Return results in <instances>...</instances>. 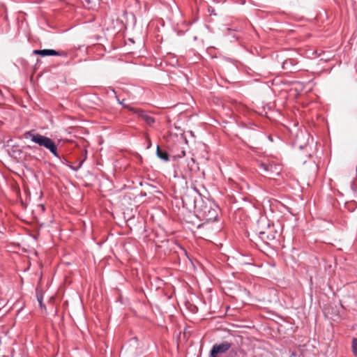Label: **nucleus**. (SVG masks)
Segmentation results:
<instances>
[{
  "mask_svg": "<svg viewBox=\"0 0 357 357\" xmlns=\"http://www.w3.org/2000/svg\"><path fill=\"white\" fill-rule=\"evenodd\" d=\"M26 138H30L31 142L37 144L40 146H43L49 150L54 156L59 158L57 147L54 142L44 135L35 133L33 131H29L24 134Z\"/></svg>",
  "mask_w": 357,
  "mask_h": 357,
  "instance_id": "1",
  "label": "nucleus"
},
{
  "mask_svg": "<svg viewBox=\"0 0 357 357\" xmlns=\"http://www.w3.org/2000/svg\"><path fill=\"white\" fill-rule=\"evenodd\" d=\"M194 207L201 211L202 215L206 222L215 221L218 217V208L215 206H213L210 204L205 205L203 208H199L197 204V202L195 200Z\"/></svg>",
  "mask_w": 357,
  "mask_h": 357,
  "instance_id": "2",
  "label": "nucleus"
},
{
  "mask_svg": "<svg viewBox=\"0 0 357 357\" xmlns=\"http://www.w3.org/2000/svg\"><path fill=\"white\" fill-rule=\"evenodd\" d=\"M231 347V344L228 342H224L221 344H215L213 346L210 356L211 357H216L218 354H222L228 351Z\"/></svg>",
  "mask_w": 357,
  "mask_h": 357,
  "instance_id": "3",
  "label": "nucleus"
},
{
  "mask_svg": "<svg viewBox=\"0 0 357 357\" xmlns=\"http://www.w3.org/2000/svg\"><path fill=\"white\" fill-rule=\"evenodd\" d=\"M130 111L140 116L149 125H152L155 122L154 118L146 114L143 110L130 108Z\"/></svg>",
  "mask_w": 357,
  "mask_h": 357,
  "instance_id": "4",
  "label": "nucleus"
},
{
  "mask_svg": "<svg viewBox=\"0 0 357 357\" xmlns=\"http://www.w3.org/2000/svg\"><path fill=\"white\" fill-rule=\"evenodd\" d=\"M33 53L34 54L40 55L41 56H61L63 54L59 51L54 50H35Z\"/></svg>",
  "mask_w": 357,
  "mask_h": 357,
  "instance_id": "5",
  "label": "nucleus"
},
{
  "mask_svg": "<svg viewBox=\"0 0 357 357\" xmlns=\"http://www.w3.org/2000/svg\"><path fill=\"white\" fill-rule=\"evenodd\" d=\"M156 153L158 157L160 158L161 160L164 161L169 160L168 153L166 151L161 150L158 146H157Z\"/></svg>",
  "mask_w": 357,
  "mask_h": 357,
  "instance_id": "6",
  "label": "nucleus"
},
{
  "mask_svg": "<svg viewBox=\"0 0 357 357\" xmlns=\"http://www.w3.org/2000/svg\"><path fill=\"white\" fill-rule=\"evenodd\" d=\"M259 238L266 243H268V241L270 239L268 235H267L264 231L259 232Z\"/></svg>",
  "mask_w": 357,
  "mask_h": 357,
  "instance_id": "7",
  "label": "nucleus"
},
{
  "mask_svg": "<svg viewBox=\"0 0 357 357\" xmlns=\"http://www.w3.org/2000/svg\"><path fill=\"white\" fill-rule=\"evenodd\" d=\"M351 347L354 355L357 357V338L353 339Z\"/></svg>",
  "mask_w": 357,
  "mask_h": 357,
  "instance_id": "8",
  "label": "nucleus"
},
{
  "mask_svg": "<svg viewBox=\"0 0 357 357\" xmlns=\"http://www.w3.org/2000/svg\"><path fill=\"white\" fill-rule=\"evenodd\" d=\"M109 91H111V92H112V93L115 96V97L116 98V99H117V100H118V102H119V104H121V105H123V107H126V108H128V109H129L130 110V108H132V107H129V106L126 105L123 103V101H121V100L118 98V97H117V96H116V91H115L113 89H109Z\"/></svg>",
  "mask_w": 357,
  "mask_h": 357,
  "instance_id": "9",
  "label": "nucleus"
},
{
  "mask_svg": "<svg viewBox=\"0 0 357 357\" xmlns=\"http://www.w3.org/2000/svg\"><path fill=\"white\" fill-rule=\"evenodd\" d=\"M37 300L39 303V305L41 307H45V305L43 303V295L42 293H37Z\"/></svg>",
  "mask_w": 357,
  "mask_h": 357,
  "instance_id": "10",
  "label": "nucleus"
},
{
  "mask_svg": "<svg viewBox=\"0 0 357 357\" xmlns=\"http://www.w3.org/2000/svg\"><path fill=\"white\" fill-rule=\"evenodd\" d=\"M83 162H84V160L80 161V162H79V165H78L76 167H73V166H71V165H69V167H70L72 169H73V170H75V171H77V170H78V169L82 167V165Z\"/></svg>",
  "mask_w": 357,
  "mask_h": 357,
  "instance_id": "11",
  "label": "nucleus"
},
{
  "mask_svg": "<svg viewBox=\"0 0 357 357\" xmlns=\"http://www.w3.org/2000/svg\"><path fill=\"white\" fill-rule=\"evenodd\" d=\"M261 167L266 172L268 170V167L265 164H261Z\"/></svg>",
  "mask_w": 357,
  "mask_h": 357,
  "instance_id": "12",
  "label": "nucleus"
}]
</instances>
